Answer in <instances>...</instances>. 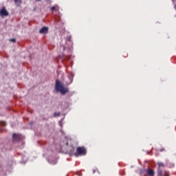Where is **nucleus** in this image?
Wrapping results in <instances>:
<instances>
[{"label": "nucleus", "mask_w": 176, "mask_h": 176, "mask_svg": "<svg viewBox=\"0 0 176 176\" xmlns=\"http://www.w3.org/2000/svg\"><path fill=\"white\" fill-rule=\"evenodd\" d=\"M147 174L148 176H155V170L153 169H147Z\"/></svg>", "instance_id": "nucleus-8"}, {"label": "nucleus", "mask_w": 176, "mask_h": 176, "mask_svg": "<svg viewBox=\"0 0 176 176\" xmlns=\"http://www.w3.org/2000/svg\"><path fill=\"white\" fill-rule=\"evenodd\" d=\"M63 50H65V47H63Z\"/></svg>", "instance_id": "nucleus-16"}, {"label": "nucleus", "mask_w": 176, "mask_h": 176, "mask_svg": "<svg viewBox=\"0 0 176 176\" xmlns=\"http://www.w3.org/2000/svg\"><path fill=\"white\" fill-rule=\"evenodd\" d=\"M55 89L58 93H60L63 96L69 91V89L65 87L64 84L61 82L60 80H56Z\"/></svg>", "instance_id": "nucleus-1"}, {"label": "nucleus", "mask_w": 176, "mask_h": 176, "mask_svg": "<svg viewBox=\"0 0 176 176\" xmlns=\"http://www.w3.org/2000/svg\"><path fill=\"white\" fill-rule=\"evenodd\" d=\"M65 82H66L67 85H71L72 82H74V75H69L67 78L65 79Z\"/></svg>", "instance_id": "nucleus-5"}, {"label": "nucleus", "mask_w": 176, "mask_h": 176, "mask_svg": "<svg viewBox=\"0 0 176 176\" xmlns=\"http://www.w3.org/2000/svg\"><path fill=\"white\" fill-rule=\"evenodd\" d=\"M36 1H41V0H36Z\"/></svg>", "instance_id": "nucleus-17"}, {"label": "nucleus", "mask_w": 176, "mask_h": 176, "mask_svg": "<svg viewBox=\"0 0 176 176\" xmlns=\"http://www.w3.org/2000/svg\"><path fill=\"white\" fill-rule=\"evenodd\" d=\"M69 142H71V139L65 138L63 141V144L65 146H68V145H69Z\"/></svg>", "instance_id": "nucleus-9"}, {"label": "nucleus", "mask_w": 176, "mask_h": 176, "mask_svg": "<svg viewBox=\"0 0 176 176\" xmlns=\"http://www.w3.org/2000/svg\"><path fill=\"white\" fill-rule=\"evenodd\" d=\"M0 124H1V126H6V122L1 121V122H0Z\"/></svg>", "instance_id": "nucleus-11"}, {"label": "nucleus", "mask_w": 176, "mask_h": 176, "mask_svg": "<svg viewBox=\"0 0 176 176\" xmlns=\"http://www.w3.org/2000/svg\"><path fill=\"white\" fill-rule=\"evenodd\" d=\"M10 42H12L13 43H16V38L10 39Z\"/></svg>", "instance_id": "nucleus-12"}, {"label": "nucleus", "mask_w": 176, "mask_h": 176, "mask_svg": "<svg viewBox=\"0 0 176 176\" xmlns=\"http://www.w3.org/2000/svg\"><path fill=\"white\" fill-rule=\"evenodd\" d=\"M51 10H52V12H54V10H56V6L52 7Z\"/></svg>", "instance_id": "nucleus-13"}, {"label": "nucleus", "mask_w": 176, "mask_h": 176, "mask_svg": "<svg viewBox=\"0 0 176 176\" xmlns=\"http://www.w3.org/2000/svg\"><path fill=\"white\" fill-rule=\"evenodd\" d=\"M49 32V28L44 26L40 30L39 33L40 34H47Z\"/></svg>", "instance_id": "nucleus-7"}, {"label": "nucleus", "mask_w": 176, "mask_h": 176, "mask_svg": "<svg viewBox=\"0 0 176 176\" xmlns=\"http://www.w3.org/2000/svg\"><path fill=\"white\" fill-rule=\"evenodd\" d=\"M86 153V148H85L84 146H80L77 148L76 152L74 153V156H76V157H78V156H85Z\"/></svg>", "instance_id": "nucleus-3"}, {"label": "nucleus", "mask_w": 176, "mask_h": 176, "mask_svg": "<svg viewBox=\"0 0 176 176\" xmlns=\"http://www.w3.org/2000/svg\"><path fill=\"white\" fill-rule=\"evenodd\" d=\"M157 165H158V168L157 170V175L158 176H168V173L167 171L163 170V168H164V167H165L164 164H163V162H158Z\"/></svg>", "instance_id": "nucleus-2"}, {"label": "nucleus", "mask_w": 176, "mask_h": 176, "mask_svg": "<svg viewBox=\"0 0 176 176\" xmlns=\"http://www.w3.org/2000/svg\"><path fill=\"white\" fill-rule=\"evenodd\" d=\"M0 16H1V17H3V16H9V12H8L5 7L0 10Z\"/></svg>", "instance_id": "nucleus-6"}, {"label": "nucleus", "mask_w": 176, "mask_h": 176, "mask_svg": "<svg viewBox=\"0 0 176 176\" xmlns=\"http://www.w3.org/2000/svg\"><path fill=\"white\" fill-rule=\"evenodd\" d=\"M68 41H69V42H71V36H69Z\"/></svg>", "instance_id": "nucleus-15"}, {"label": "nucleus", "mask_w": 176, "mask_h": 176, "mask_svg": "<svg viewBox=\"0 0 176 176\" xmlns=\"http://www.w3.org/2000/svg\"><path fill=\"white\" fill-rule=\"evenodd\" d=\"M54 116H60V113H54Z\"/></svg>", "instance_id": "nucleus-14"}, {"label": "nucleus", "mask_w": 176, "mask_h": 176, "mask_svg": "<svg viewBox=\"0 0 176 176\" xmlns=\"http://www.w3.org/2000/svg\"><path fill=\"white\" fill-rule=\"evenodd\" d=\"M22 138L23 136H21V135L20 134L14 133L12 135L13 141H16L17 142H19V141H21Z\"/></svg>", "instance_id": "nucleus-4"}, {"label": "nucleus", "mask_w": 176, "mask_h": 176, "mask_svg": "<svg viewBox=\"0 0 176 176\" xmlns=\"http://www.w3.org/2000/svg\"><path fill=\"white\" fill-rule=\"evenodd\" d=\"M14 3L16 6H20L23 3V1L21 0H14Z\"/></svg>", "instance_id": "nucleus-10"}]
</instances>
